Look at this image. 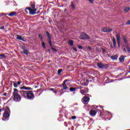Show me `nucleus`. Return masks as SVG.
<instances>
[{"label": "nucleus", "mask_w": 130, "mask_h": 130, "mask_svg": "<svg viewBox=\"0 0 130 130\" xmlns=\"http://www.w3.org/2000/svg\"><path fill=\"white\" fill-rule=\"evenodd\" d=\"M126 25H130V20L127 21V22H126Z\"/></svg>", "instance_id": "nucleus-35"}, {"label": "nucleus", "mask_w": 130, "mask_h": 130, "mask_svg": "<svg viewBox=\"0 0 130 130\" xmlns=\"http://www.w3.org/2000/svg\"><path fill=\"white\" fill-rule=\"evenodd\" d=\"M20 92L17 88H14V91L12 93V95L13 96V100L15 102H20L21 101L22 98L21 96L20 95Z\"/></svg>", "instance_id": "nucleus-2"}, {"label": "nucleus", "mask_w": 130, "mask_h": 130, "mask_svg": "<svg viewBox=\"0 0 130 130\" xmlns=\"http://www.w3.org/2000/svg\"><path fill=\"white\" fill-rule=\"evenodd\" d=\"M78 48H79V49H83V47H82V46H78Z\"/></svg>", "instance_id": "nucleus-37"}, {"label": "nucleus", "mask_w": 130, "mask_h": 130, "mask_svg": "<svg viewBox=\"0 0 130 130\" xmlns=\"http://www.w3.org/2000/svg\"><path fill=\"white\" fill-rule=\"evenodd\" d=\"M89 95H87L83 99V102L84 104H87L90 101V98L88 97Z\"/></svg>", "instance_id": "nucleus-7"}, {"label": "nucleus", "mask_w": 130, "mask_h": 130, "mask_svg": "<svg viewBox=\"0 0 130 130\" xmlns=\"http://www.w3.org/2000/svg\"><path fill=\"white\" fill-rule=\"evenodd\" d=\"M71 8H72V10H75V5H74V3H72L70 5Z\"/></svg>", "instance_id": "nucleus-24"}, {"label": "nucleus", "mask_w": 130, "mask_h": 130, "mask_svg": "<svg viewBox=\"0 0 130 130\" xmlns=\"http://www.w3.org/2000/svg\"><path fill=\"white\" fill-rule=\"evenodd\" d=\"M42 45L43 48H44V49L46 48V46H45V43L42 42Z\"/></svg>", "instance_id": "nucleus-26"}, {"label": "nucleus", "mask_w": 130, "mask_h": 130, "mask_svg": "<svg viewBox=\"0 0 130 130\" xmlns=\"http://www.w3.org/2000/svg\"><path fill=\"white\" fill-rule=\"evenodd\" d=\"M111 31H112V29L110 28H103V31L105 32V33H109V32H111Z\"/></svg>", "instance_id": "nucleus-11"}, {"label": "nucleus", "mask_w": 130, "mask_h": 130, "mask_svg": "<svg viewBox=\"0 0 130 130\" xmlns=\"http://www.w3.org/2000/svg\"><path fill=\"white\" fill-rule=\"evenodd\" d=\"M69 44L71 46H73V45H74V41L73 40H70L69 41Z\"/></svg>", "instance_id": "nucleus-22"}, {"label": "nucleus", "mask_w": 130, "mask_h": 130, "mask_svg": "<svg viewBox=\"0 0 130 130\" xmlns=\"http://www.w3.org/2000/svg\"><path fill=\"white\" fill-rule=\"evenodd\" d=\"M53 50H54V51L57 52V51L55 49H53Z\"/></svg>", "instance_id": "nucleus-44"}, {"label": "nucleus", "mask_w": 130, "mask_h": 130, "mask_svg": "<svg viewBox=\"0 0 130 130\" xmlns=\"http://www.w3.org/2000/svg\"><path fill=\"white\" fill-rule=\"evenodd\" d=\"M82 86H87L88 85V84H87L86 83H82Z\"/></svg>", "instance_id": "nucleus-32"}, {"label": "nucleus", "mask_w": 130, "mask_h": 130, "mask_svg": "<svg viewBox=\"0 0 130 130\" xmlns=\"http://www.w3.org/2000/svg\"><path fill=\"white\" fill-rule=\"evenodd\" d=\"M30 6L32 8V9H35V4H31Z\"/></svg>", "instance_id": "nucleus-30"}, {"label": "nucleus", "mask_w": 130, "mask_h": 130, "mask_svg": "<svg viewBox=\"0 0 130 130\" xmlns=\"http://www.w3.org/2000/svg\"><path fill=\"white\" fill-rule=\"evenodd\" d=\"M86 81H87V82H89V80H87Z\"/></svg>", "instance_id": "nucleus-51"}, {"label": "nucleus", "mask_w": 130, "mask_h": 130, "mask_svg": "<svg viewBox=\"0 0 130 130\" xmlns=\"http://www.w3.org/2000/svg\"><path fill=\"white\" fill-rule=\"evenodd\" d=\"M89 3H90V4H93L94 0H88Z\"/></svg>", "instance_id": "nucleus-36"}, {"label": "nucleus", "mask_w": 130, "mask_h": 130, "mask_svg": "<svg viewBox=\"0 0 130 130\" xmlns=\"http://www.w3.org/2000/svg\"><path fill=\"white\" fill-rule=\"evenodd\" d=\"M54 89H53V88H50V91H54Z\"/></svg>", "instance_id": "nucleus-42"}, {"label": "nucleus", "mask_w": 130, "mask_h": 130, "mask_svg": "<svg viewBox=\"0 0 130 130\" xmlns=\"http://www.w3.org/2000/svg\"><path fill=\"white\" fill-rule=\"evenodd\" d=\"M61 72H62V69H60L58 71V75L59 76H60V73H61Z\"/></svg>", "instance_id": "nucleus-27"}, {"label": "nucleus", "mask_w": 130, "mask_h": 130, "mask_svg": "<svg viewBox=\"0 0 130 130\" xmlns=\"http://www.w3.org/2000/svg\"><path fill=\"white\" fill-rule=\"evenodd\" d=\"M103 52L104 53L105 52V49H103Z\"/></svg>", "instance_id": "nucleus-43"}, {"label": "nucleus", "mask_w": 130, "mask_h": 130, "mask_svg": "<svg viewBox=\"0 0 130 130\" xmlns=\"http://www.w3.org/2000/svg\"><path fill=\"white\" fill-rule=\"evenodd\" d=\"M126 49H127V52H128V53H130V48L129 46H128V45H127L126 46Z\"/></svg>", "instance_id": "nucleus-23"}, {"label": "nucleus", "mask_w": 130, "mask_h": 130, "mask_svg": "<svg viewBox=\"0 0 130 130\" xmlns=\"http://www.w3.org/2000/svg\"><path fill=\"white\" fill-rule=\"evenodd\" d=\"M16 39H18V40H22V41H24V40L22 39V37H21L20 35H16Z\"/></svg>", "instance_id": "nucleus-19"}, {"label": "nucleus", "mask_w": 130, "mask_h": 130, "mask_svg": "<svg viewBox=\"0 0 130 130\" xmlns=\"http://www.w3.org/2000/svg\"><path fill=\"white\" fill-rule=\"evenodd\" d=\"M22 83L21 81H18V82H16V81H13L12 84H13V86L14 88H18V86H20L21 84Z\"/></svg>", "instance_id": "nucleus-8"}, {"label": "nucleus", "mask_w": 130, "mask_h": 130, "mask_svg": "<svg viewBox=\"0 0 130 130\" xmlns=\"http://www.w3.org/2000/svg\"><path fill=\"white\" fill-rule=\"evenodd\" d=\"M112 41L114 47H115V48H116V40H115V38H113Z\"/></svg>", "instance_id": "nucleus-14"}, {"label": "nucleus", "mask_w": 130, "mask_h": 130, "mask_svg": "<svg viewBox=\"0 0 130 130\" xmlns=\"http://www.w3.org/2000/svg\"><path fill=\"white\" fill-rule=\"evenodd\" d=\"M76 118H77V117L76 116H73L71 118L72 119H76Z\"/></svg>", "instance_id": "nucleus-34"}, {"label": "nucleus", "mask_w": 130, "mask_h": 130, "mask_svg": "<svg viewBox=\"0 0 130 130\" xmlns=\"http://www.w3.org/2000/svg\"><path fill=\"white\" fill-rule=\"evenodd\" d=\"M129 11V7H125L124 9L125 13H127Z\"/></svg>", "instance_id": "nucleus-21"}, {"label": "nucleus", "mask_w": 130, "mask_h": 130, "mask_svg": "<svg viewBox=\"0 0 130 130\" xmlns=\"http://www.w3.org/2000/svg\"><path fill=\"white\" fill-rule=\"evenodd\" d=\"M118 57V56H117V55H115L112 56L111 58L113 60H116L117 59Z\"/></svg>", "instance_id": "nucleus-17"}, {"label": "nucleus", "mask_w": 130, "mask_h": 130, "mask_svg": "<svg viewBox=\"0 0 130 130\" xmlns=\"http://www.w3.org/2000/svg\"><path fill=\"white\" fill-rule=\"evenodd\" d=\"M25 9H26V10H28L29 11V12H30V10L31 9V8H26Z\"/></svg>", "instance_id": "nucleus-38"}, {"label": "nucleus", "mask_w": 130, "mask_h": 130, "mask_svg": "<svg viewBox=\"0 0 130 130\" xmlns=\"http://www.w3.org/2000/svg\"><path fill=\"white\" fill-rule=\"evenodd\" d=\"M117 42L118 43V47H120V36L119 35H117Z\"/></svg>", "instance_id": "nucleus-9"}, {"label": "nucleus", "mask_w": 130, "mask_h": 130, "mask_svg": "<svg viewBox=\"0 0 130 130\" xmlns=\"http://www.w3.org/2000/svg\"><path fill=\"white\" fill-rule=\"evenodd\" d=\"M123 39H124V42L125 44L126 45V46L128 45L127 38L126 37H124Z\"/></svg>", "instance_id": "nucleus-16"}, {"label": "nucleus", "mask_w": 130, "mask_h": 130, "mask_svg": "<svg viewBox=\"0 0 130 130\" xmlns=\"http://www.w3.org/2000/svg\"><path fill=\"white\" fill-rule=\"evenodd\" d=\"M5 57H6V56L4 54L0 55V59H3Z\"/></svg>", "instance_id": "nucleus-25"}, {"label": "nucleus", "mask_w": 130, "mask_h": 130, "mask_svg": "<svg viewBox=\"0 0 130 130\" xmlns=\"http://www.w3.org/2000/svg\"><path fill=\"white\" fill-rule=\"evenodd\" d=\"M120 59V61H121V62H123V61H124V57H123V56H122L120 57V58H119Z\"/></svg>", "instance_id": "nucleus-20"}, {"label": "nucleus", "mask_w": 130, "mask_h": 130, "mask_svg": "<svg viewBox=\"0 0 130 130\" xmlns=\"http://www.w3.org/2000/svg\"><path fill=\"white\" fill-rule=\"evenodd\" d=\"M62 94H63V92H62V93H60V95H61Z\"/></svg>", "instance_id": "nucleus-50"}, {"label": "nucleus", "mask_w": 130, "mask_h": 130, "mask_svg": "<svg viewBox=\"0 0 130 130\" xmlns=\"http://www.w3.org/2000/svg\"><path fill=\"white\" fill-rule=\"evenodd\" d=\"M5 112L3 114V118L2 120L5 121V119L6 120H8L10 115L11 114V111L10 110V108L9 107H6Z\"/></svg>", "instance_id": "nucleus-4"}, {"label": "nucleus", "mask_w": 130, "mask_h": 130, "mask_svg": "<svg viewBox=\"0 0 130 130\" xmlns=\"http://www.w3.org/2000/svg\"><path fill=\"white\" fill-rule=\"evenodd\" d=\"M20 93L22 97L25 98V99H29V100H31L32 99H34L35 98L34 93H33L32 91H28L21 90Z\"/></svg>", "instance_id": "nucleus-1"}, {"label": "nucleus", "mask_w": 130, "mask_h": 130, "mask_svg": "<svg viewBox=\"0 0 130 130\" xmlns=\"http://www.w3.org/2000/svg\"><path fill=\"white\" fill-rule=\"evenodd\" d=\"M53 93H56L57 92L56 91H53Z\"/></svg>", "instance_id": "nucleus-46"}, {"label": "nucleus", "mask_w": 130, "mask_h": 130, "mask_svg": "<svg viewBox=\"0 0 130 130\" xmlns=\"http://www.w3.org/2000/svg\"><path fill=\"white\" fill-rule=\"evenodd\" d=\"M39 37L42 41L43 40V37L41 34L39 35Z\"/></svg>", "instance_id": "nucleus-28"}, {"label": "nucleus", "mask_w": 130, "mask_h": 130, "mask_svg": "<svg viewBox=\"0 0 130 130\" xmlns=\"http://www.w3.org/2000/svg\"><path fill=\"white\" fill-rule=\"evenodd\" d=\"M123 53H126V48H124L123 49Z\"/></svg>", "instance_id": "nucleus-31"}, {"label": "nucleus", "mask_w": 130, "mask_h": 130, "mask_svg": "<svg viewBox=\"0 0 130 130\" xmlns=\"http://www.w3.org/2000/svg\"><path fill=\"white\" fill-rule=\"evenodd\" d=\"M98 67L99 69H107L108 68V65L107 64H104L103 63H98L97 64Z\"/></svg>", "instance_id": "nucleus-6"}, {"label": "nucleus", "mask_w": 130, "mask_h": 130, "mask_svg": "<svg viewBox=\"0 0 130 130\" xmlns=\"http://www.w3.org/2000/svg\"><path fill=\"white\" fill-rule=\"evenodd\" d=\"M96 113H97V112H96V111L91 110L90 112V115H91V116H95V115H96Z\"/></svg>", "instance_id": "nucleus-12"}, {"label": "nucleus", "mask_w": 130, "mask_h": 130, "mask_svg": "<svg viewBox=\"0 0 130 130\" xmlns=\"http://www.w3.org/2000/svg\"><path fill=\"white\" fill-rule=\"evenodd\" d=\"M88 49H89V50H91V47H88Z\"/></svg>", "instance_id": "nucleus-48"}, {"label": "nucleus", "mask_w": 130, "mask_h": 130, "mask_svg": "<svg viewBox=\"0 0 130 130\" xmlns=\"http://www.w3.org/2000/svg\"><path fill=\"white\" fill-rule=\"evenodd\" d=\"M2 112V109H0V112Z\"/></svg>", "instance_id": "nucleus-49"}, {"label": "nucleus", "mask_w": 130, "mask_h": 130, "mask_svg": "<svg viewBox=\"0 0 130 130\" xmlns=\"http://www.w3.org/2000/svg\"><path fill=\"white\" fill-rule=\"evenodd\" d=\"M81 93L82 94V95H85V94H86V91H85L84 90H82L81 91Z\"/></svg>", "instance_id": "nucleus-29"}, {"label": "nucleus", "mask_w": 130, "mask_h": 130, "mask_svg": "<svg viewBox=\"0 0 130 130\" xmlns=\"http://www.w3.org/2000/svg\"><path fill=\"white\" fill-rule=\"evenodd\" d=\"M73 49H74V50H75V51H78V50L77 49V48L74 47Z\"/></svg>", "instance_id": "nucleus-40"}, {"label": "nucleus", "mask_w": 130, "mask_h": 130, "mask_svg": "<svg viewBox=\"0 0 130 130\" xmlns=\"http://www.w3.org/2000/svg\"><path fill=\"white\" fill-rule=\"evenodd\" d=\"M17 15V12H12L8 14V16L10 17H13V16H16Z\"/></svg>", "instance_id": "nucleus-15"}, {"label": "nucleus", "mask_w": 130, "mask_h": 130, "mask_svg": "<svg viewBox=\"0 0 130 130\" xmlns=\"http://www.w3.org/2000/svg\"><path fill=\"white\" fill-rule=\"evenodd\" d=\"M46 34H47L48 37H49V43L50 44V45L51 46V40L50 39V35H49V32H47Z\"/></svg>", "instance_id": "nucleus-18"}, {"label": "nucleus", "mask_w": 130, "mask_h": 130, "mask_svg": "<svg viewBox=\"0 0 130 130\" xmlns=\"http://www.w3.org/2000/svg\"><path fill=\"white\" fill-rule=\"evenodd\" d=\"M0 29H1V30H4V29H5V26H1V28H0Z\"/></svg>", "instance_id": "nucleus-39"}, {"label": "nucleus", "mask_w": 130, "mask_h": 130, "mask_svg": "<svg viewBox=\"0 0 130 130\" xmlns=\"http://www.w3.org/2000/svg\"><path fill=\"white\" fill-rule=\"evenodd\" d=\"M23 53H24V54H28V51L27 50H24L23 51Z\"/></svg>", "instance_id": "nucleus-33"}, {"label": "nucleus", "mask_w": 130, "mask_h": 130, "mask_svg": "<svg viewBox=\"0 0 130 130\" xmlns=\"http://www.w3.org/2000/svg\"><path fill=\"white\" fill-rule=\"evenodd\" d=\"M4 96H7V93H5L4 94Z\"/></svg>", "instance_id": "nucleus-47"}, {"label": "nucleus", "mask_w": 130, "mask_h": 130, "mask_svg": "<svg viewBox=\"0 0 130 130\" xmlns=\"http://www.w3.org/2000/svg\"><path fill=\"white\" fill-rule=\"evenodd\" d=\"M106 113H109V114H110V113H110V112H109V111H106Z\"/></svg>", "instance_id": "nucleus-45"}, {"label": "nucleus", "mask_w": 130, "mask_h": 130, "mask_svg": "<svg viewBox=\"0 0 130 130\" xmlns=\"http://www.w3.org/2000/svg\"><path fill=\"white\" fill-rule=\"evenodd\" d=\"M69 80L66 79L62 83V86H61V91H63L64 90H70L71 92H74L77 90V88H74V87H70V88H69V86L68 85L66 84L67 82H68Z\"/></svg>", "instance_id": "nucleus-3"}, {"label": "nucleus", "mask_w": 130, "mask_h": 130, "mask_svg": "<svg viewBox=\"0 0 130 130\" xmlns=\"http://www.w3.org/2000/svg\"><path fill=\"white\" fill-rule=\"evenodd\" d=\"M81 39L82 40H87L88 39H90V36L84 32H83L81 34Z\"/></svg>", "instance_id": "nucleus-5"}, {"label": "nucleus", "mask_w": 130, "mask_h": 130, "mask_svg": "<svg viewBox=\"0 0 130 130\" xmlns=\"http://www.w3.org/2000/svg\"><path fill=\"white\" fill-rule=\"evenodd\" d=\"M5 15H8V13H6V14H5V13H2V16H5Z\"/></svg>", "instance_id": "nucleus-41"}, {"label": "nucleus", "mask_w": 130, "mask_h": 130, "mask_svg": "<svg viewBox=\"0 0 130 130\" xmlns=\"http://www.w3.org/2000/svg\"><path fill=\"white\" fill-rule=\"evenodd\" d=\"M20 89H23V90H32V88L31 87H27L26 86H22L20 87Z\"/></svg>", "instance_id": "nucleus-13"}, {"label": "nucleus", "mask_w": 130, "mask_h": 130, "mask_svg": "<svg viewBox=\"0 0 130 130\" xmlns=\"http://www.w3.org/2000/svg\"><path fill=\"white\" fill-rule=\"evenodd\" d=\"M36 11H37V9H31L30 10V12H29L30 15H35V14H36Z\"/></svg>", "instance_id": "nucleus-10"}]
</instances>
